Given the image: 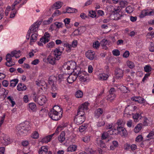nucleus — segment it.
<instances>
[{
  "label": "nucleus",
  "mask_w": 154,
  "mask_h": 154,
  "mask_svg": "<svg viewBox=\"0 0 154 154\" xmlns=\"http://www.w3.org/2000/svg\"><path fill=\"white\" fill-rule=\"evenodd\" d=\"M17 89L18 91L25 90L26 89V86L23 83H19L17 86Z\"/></svg>",
  "instance_id": "obj_21"
},
{
  "label": "nucleus",
  "mask_w": 154,
  "mask_h": 154,
  "mask_svg": "<svg viewBox=\"0 0 154 154\" xmlns=\"http://www.w3.org/2000/svg\"><path fill=\"white\" fill-rule=\"evenodd\" d=\"M42 23V21H37L34 23L30 27L28 31H30L31 32H36L38 29L39 26Z\"/></svg>",
  "instance_id": "obj_6"
},
{
  "label": "nucleus",
  "mask_w": 154,
  "mask_h": 154,
  "mask_svg": "<svg viewBox=\"0 0 154 154\" xmlns=\"http://www.w3.org/2000/svg\"><path fill=\"white\" fill-rule=\"evenodd\" d=\"M142 113H136L134 114L131 113V114L133 115V118L134 119V120L135 122H137L142 117L141 116Z\"/></svg>",
  "instance_id": "obj_18"
},
{
  "label": "nucleus",
  "mask_w": 154,
  "mask_h": 154,
  "mask_svg": "<svg viewBox=\"0 0 154 154\" xmlns=\"http://www.w3.org/2000/svg\"><path fill=\"white\" fill-rule=\"evenodd\" d=\"M62 112L61 111V109L57 106H55L48 113L50 117L55 121H57L60 119L62 116Z\"/></svg>",
  "instance_id": "obj_2"
},
{
  "label": "nucleus",
  "mask_w": 154,
  "mask_h": 154,
  "mask_svg": "<svg viewBox=\"0 0 154 154\" xmlns=\"http://www.w3.org/2000/svg\"><path fill=\"white\" fill-rule=\"evenodd\" d=\"M61 14V12H60L59 10H56L54 13H53L52 16H57Z\"/></svg>",
  "instance_id": "obj_57"
},
{
  "label": "nucleus",
  "mask_w": 154,
  "mask_h": 154,
  "mask_svg": "<svg viewBox=\"0 0 154 154\" xmlns=\"http://www.w3.org/2000/svg\"><path fill=\"white\" fill-rule=\"evenodd\" d=\"M22 0H16L12 4L11 7V10H14L15 8V6L19 4L21 1Z\"/></svg>",
  "instance_id": "obj_43"
},
{
  "label": "nucleus",
  "mask_w": 154,
  "mask_h": 154,
  "mask_svg": "<svg viewBox=\"0 0 154 154\" xmlns=\"http://www.w3.org/2000/svg\"><path fill=\"white\" fill-rule=\"evenodd\" d=\"M39 62V60L38 59H36L33 61L32 62L31 64L33 65H36L38 64Z\"/></svg>",
  "instance_id": "obj_62"
},
{
  "label": "nucleus",
  "mask_w": 154,
  "mask_h": 154,
  "mask_svg": "<svg viewBox=\"0 0 154 154\" xmlns=\"http://www.w3.org/2000/svg\"><path fill=\"white\" fill-rule=\"evenodd\" d=\"M123 70L120 69H116L115 70V79H119L123 77Z\"/></svg>",
  "instance_id": "obj_7"
},
{
  "label": "nucleus",
  "mask_w": 154,
  "mask_h": 154,
  "mask_svg": "<svg viewBox=\"0 0 154 154\" xmlns=\"http://www.w3.org/2000/svg\"><path fill=\"white\" fill-rule=\"evenodd\" d=\"M37 36L38 35L35 33L33 34L32 35L30 42V45H32L33 43L36 41Z\"/></svg>",
  "instance_id": "obj_23"
},
{
  "label": "nucleus",
  "mask_w": 154,
  "mask_h": 154,
  "mask_svg": "<svg viewBox=\"0 0 154 154\" xmlns=\"http://www.w3.org/2000/svg\"><path fill=\"white\" fill-rule=\"evenodd\" d=\"M105 124V121L102 120L97 122L96 126L97 128H100L104 126Z\"/></svg>",
  "instance_id": "obj_34"
},
{
  "label": "nucleus",
  "mask_w": 154,
  "mask_h": 154,
  "mask_svg": "<svg viewBox=\"0 0 154 154\" xmlns=\"http://www.w3.org/2000/svg\"><path fill=\"white\" fill-rule=\"evenodd\" d=\"M88 154H97V153L96 151L91 149L89 150Z\"/></svg>",
  "instance_id": "obj_64"
},
{
  "label": "nucleus",
  "mask_w": 154,
  "mask_h": 154,
  "mask_svg": "<svg viewBox=\"0 0 154 154\" xmlns=\"http://www.w3.org/2000/svg\"><path fill=\"white\" fill-rule=\"evenodd\" d=\"M113 134V131L111 130L107 132L104 131L102 134L101 138L102 140H105L108 138L109 134L111 135Z\"/></svg>",
  "instance_id": "obj_11"
},
{
  "label": "nucleus",
  "mask_w": 154,
  "mask_h": 154,
  "mask_svg": "<svg viewBox=\"0 0 154 154\" xmlns=\"http://www.w3.org/2000/svg\"><path fill=\"white\" fill-rule=\"evenodd\" d=\"M89 15L92 18L95 17L96 16V14L95 12L93 11H90L89 13Z\"/></svg>",
  "instance_id": "obj_53"
},
{
  "label": "nucleus",
  "mask_w": 154,
  "mask_h": 154,
  "mask_svg": "<svg viewBox=\"0 0 154 154\" xmlns=\"http://www.w3.org/2000/svg\"><path fill=\"white\" fill-rule=\"evenodd\" d=\"M108 75L106 73H103L100 74L98 75V78L102 80H106L108 77Z\"/></svg>",
  "instance_id": "obj_20"
},
{
  "label": "nucleus",
  "mask_w": 154,
  "mask_h": 154,
  "mask_svg": "<svg viewBox=\"0 0 154 154\" xmlns=\"http://www.w3.org/2000/svg\"><path fill=\"white\" fill-rule=\"evenodd\" d=\"M63 5V3L60 2H56L52 6V8H55V9L60 8Z\"/></svg>",
  "instance_id": "obj_27"
},
{
  "label": "nucleus",
  "mask_w": 154,
  "mask_h": 154,
  "mask_svg": "<svg viewBox=\"0 0 154 154\" xmlns=\"http://www.w3.org/2000/svg\"><path fill=\"white\" fill-rule=\"evenodd\" d=\"M29 108L33 111H35L36 109V106L35 104L33 103L29 104Z\"/></svg>",
  "instance_id": "obj_36"
},
{
  "label": "nucleus",
  "mask_w": 154,
  "mask_h": 154,
  "mask_svg": "<svg viewBox=\"0 0 154 154\" xmlns=\"http://www.w3.org/2000/svg\"><path fill=\"white\" fill-rule=\"evenodd\" d=\"M76 63L72 61H68L64 63L63 68L67 70L70 71V72L75 67Z\"/></svg>",
  "instance_id": "obj_4"
},
{
  "label": "nucleus",
  "mask_w": 154,
  "mask_h": 154,
  "mask_svg": "<svg viewBox=\"0 0 154 154\" xmlns=\"http://www.w3.org/2000/svg\"><path fill=\"white\" fill-rule=\"evenodd\" d=\"M116 94H109L107 97L108 100H109L110 101L113 100L116 97Z\"/></svg>",
  "instance_id": "obj_49"
},
{
  "label": "nucleus",
  "mask_w": 154,
  "mask_h": 154,
  "mask_svg": "<svg viewBox=\"0 0 154 154\" xmlns=\"http://www.w3.org/2000/svg\"><path fill=\"white\" fill-rule=\"evenodd\" d=\"M31 137L34 139H37L39 137L38 133L37 131H35L32 134Z\"/></svg>",
  "instance_id": "obj_51"
},
{
  "label": "nucleus",
  "mask_w": 154,
  "mask_h": 154,
  "mask_svg": "<svg viewBox=\"0 0 154 154\" xmlns=\"http://www.w3.org/2000/svg\"><path fill=\"white\" fill-rule=\"evenodd\" d=\"M143 139V137L141 135H138L136 139V141L137 142L141 141Z\"/></svg>",
  "instance_id": "obj_55"
},
{
  "label": "nucleus",
  "mask_w": 154,
  "mask_h": 154,
  "mask_svg": "<svg viewBox=\"0 0 154 154\" xmlns=\"http://www.w3.org/2000/svg\"><path fill=\"white\" fill-rule=\"evenodd\" d=\"M36 85L38 86H43L45 85L46 83L44 81L42 80H38V81H36Z\"/></svg>",
  "instance_id": "obj_42"
},
{
  "label": "nucleus",
  "mask_w": 154,
  "mask_h": 154,
  "mask_svg": "<svg viewBox=\"0 0 154 154\" xmlns=\"http://www.w3.org/2000/svg\"><path fill=\"white\" fill-rule=\"evenodd\" d=\"M3 143L5 145H8L10 143V139L8 138L7 139L4 138Z\"/></svg>",
  "instance_id": "obj_59"
},
{
  "label": "nucleus",
  "mask_w": 154,
  "mask_h": 154,
  "mask_svg": "<svg viewBox=\"0 0 154 154\" xmlns=\"http://www.w3.org/2000/svg\"><path fill=\"white\" fill-rule=\"evenodd\" d=\"M77 11V10L74 8L68 7L66 9V12L71 13L75 12Z\"/></svg>",
  "instance_id": "obj_41"
},
{
  "label": "nucleus",
  "mask_w": 154,
  "mask_h": 154,
  "mask_svg": "<svg viewBox=\"0 0 154 154\" xmlns=\"http://www.w3.org/2000/svg\"><path fill=\"white\" fill-rule=\"evenodd\" d=\"M83 93L82 91L80 90L77 91L75 94V96L77 98H81L83 96Z\"/></svg>",
  "instance_id": "obj_40"
},
{
  "label": "nucleus",
  "mask_w": 154,
  "mask_h": 154,
  "mask_svg": "<svg viewBox=\"0 0 154 154\" xmlns=\"http://www.w3.org/2000/svg\"><path fill=\"white\" fill-rule=\"evenodd\" d=\"M149 51L152 52L154 51V44L152 43H150V47H149Z\"/></svg>",
  "instance_id": "obj_56"
},
{
  "label": "nucleus",
  "mask_w": 154,
  "mask_h": 154,
  "mask_svg": "<svg viewBox=\"0 0 154 154\" xmlns=\"http://www.w3.org/2000/svg\"><path fill=\"white\" fill-rule=\"evenodd\" d=\"M72 71L73 72V74L77 75V77L83 71L81 70V69L80 67L78 66H75Z\"/></svg>",
  "instance_id": "obj_13"
},
{
  "label": "nucleus",
  "mask_w": 154,
  "mask_h": 154,
  "mask_svg": "<svg viewBox=\"0 0 154 154\" xmlns=\"http://www.w3.org/2000/svg\"><path fill=\"white\" fill-rule=\"evenodd\" d=\"M55 45L54 42L51 41L48 43L46 45V47L48 48H53Z\"/></svg>",
  "instance_id": "obj_48"
},
{
  "label": "nucleus",
  "mask_w": 154,
  "mask_h": 154,
  "mask_svg": "<svg viewBox=\"0 0 154 154\" xmlns=\"http://www.w3.org/2000/svg\"><path fill=\"white\" fill-rule=\"evenodd\" d=\"M99 144L101 147L102 148L106 147V145L105 143L102 140H100Z\"/></svg>",
  "instance_id": "obj_60"
},
{
  "label": "nucleus",
  "mask_w": 154,
  "mask_h": 154,
  "mask_svg": "<svg viewBox=\"0 0 154 154\" xmlns=\"http://www.w3.org/2000/svg\"><path fill=\"white\" fill-rule=\"evenodd\" d=\"M15 64L14 62H13L11 60L9 61H7L5 63V65L8 67H11L14 65Z\"/></svg>",
  "instance_id": "obj_47"
},
{
  "label": "nucleus",
  "mask_w": 154,
  "mask_h": 154,
  "mask_svg": "<svg viewBox=\"0 0 154 154\" xmlns=\"http://www.w3.org/2000/svg\"><path fill=\"white\" fill-rule=\"evenodd\" d=\"M95 54L94 51L89 50L86 52L85 55L87 58L90 60H92L94 58Z\"/></svg>",
  "instance_id": "obj_12"
},
{
  "label": "nucleus",
  "mask_w": 154,
  "mask_h": 154,
  "mask_svg": "<svg viewBox=\"0 0 154 154\" xmlns=\"http://www.w3.org/2000/svg\"><path fill=\"white\" fill-rule=\"evenodd\" d=\"M12 55L11 54H7L6 56V59L7 61H9L12 60L11 57Z\"/></svg>",
  "instance_id": "obj_52"
},
{
  "label": "nucleus",
  "mask_w": 154,
  "mask_h": 154,
  "mask_svg": "<svg viewBox=\"0 0 154 154\" xmlns=\"http://www.w3.org/2000/svg\"><path fill=\"white\" fill-rule=\"evenodd\" d=\"M131 99L132 100L137 102L140 103H145V100L140 97H131Z\"/></svg>",
  "instance_id": "obj_9"
},
{
  "label": "nucleus",
  "mask_w": 154,
  "mask_h": 154,
  "mask_svg": "<svg viewBox=\"0 0 154 154\" xmlns=\"http://www.w3.org/2000/svg\"><path fill=\"white\" fill-rule=\"evenodd\" d=\"M77 78V75L71 74L67 77L66 79L67 80V81L68 83L69 84H72L76 80Z\"/></svg>",
  "instance_id": "obj_10"
},
{
  "label": "nucleus",
  "mask_w": 154,
  "mask_h": 154,
  "mask_svg": "<svg viewBox=\"0 0 154 154\" xmlns=\"http://www.w3.org/2000/svg\"><path fill=\"white\" fill-rule=\"evenodd\" d=\"M20 51L19 50L18 51L14 50L11 52V54L12 57H15L16 58H17L20 57Z\"/></svg>",
  "instance_id": "obj_22"
},
{
  "label": "nucleus",
  "mask_w": 154,
  "mask_h": 154,
  "mask_svg": "<svg viewBox=\"0 0 154 154\" xmlns=\"http://www.w3.org/2000/svg\"><path fill=\"white\" fill-rule=\"evenodd\" d=\"M142 127V124L139 123L135 127L134 131L135 133L139 132L141 130Z\"/></svg>",
  "instance_id": "obj_31"
},
{
  "label": "nucleus",
  "mask_w": 154,
  "mask_h": 154,
  "mask_svg": "<svg viewBox=\"0 0 154 154\" xmlns=\"http://www.w3.org/2000/svg\"><path fill=\"white\" fill-rule=\"evenodd\" d=\"M18 82L17 79H15L10 81V86L12 87H15Z\"/></svg>",
  "instance_id": "obj_32"
},
{
  "label": "nucleus",
  "mask_w": 154,
  "mask_h": 154,
  "mask_svg": "<svg viewBox=\"0 0 154 154\" xmlns=\"http://www.w3.org/2000/svg\"><path fill=\"white\" fill-rule=\"evenodd\" d=\"M113 54L115 56H118L120 54L119 51L118 49H115L112 51Z\"/></svg>",
  "instance_id": "obj_50"
},
{
  "label": "nucleus",
  "mask_w": 154,
  "mask_h": 154,
  "mask_svg": "<svg viewBox=\"0 0 154 154\" xmlns=\"http://www.w3.org/2000/svg\"><path fill=\"white\" fill-rule=\"evenodd\" d=\"M61 54V52L59 49H56L54 50V56L57 58V60H59L60 58V56Z\"/></svg>",
  "instance_id": "obj_25"
},
{
  "label": "nucleus",
  "mask_w": 154,
  "mask_h": 154,
  "mask_svg": "<svg viewBox=\"0 0 154 154\" xmlns=\"http://www.w3.org/2000/svg\"><path fill=\"white\" fill-rule=\"evenodd\" d=\"M88 126L87 125H82L79 128V130L80 132H82L85 131L87 128Z\"/></svg>",
  "instance_id": "obj_44"
},
{
  "label": "nucleus",
  "mask_w": 154,
  "mask_h": 154,
  "mask_svg": "<svg viewBox=\"0 0 154 154\" xmlns=\"http://www.w3.org/2000/svg\"><path fill=\"white\" fill-rule=\"evenodd\" d=\"M18 9L17 10H14L13 12H11L10 14V17L11 18H13L14 17L15 14L17 13L18 10Z\"/></svg>",
  "instance_id": "obj_54"
},
{
  "label": "nucleus",
  "mask_w": 154,
  "mask_h": 154,
  "mask_svg": "<svg viewBox=\"0 0 154 154\" xmlns=\"http://www.w3.org/2000/svg\"><path fill=\"white\" fill-rule=\"evenodd\" d=\"M67 78V75L66 74H60L58 76V81L60 83L65 79H66Z\"/></svg>",
  "instance_id": "obj_19"
},
{
  "label": "nucleus",
  "mask_w": 154,
  "mask_h": 154,
  "mask_svg": "<svg viewBox=\"0 0 154 154\" xmlns=\"http://www.w3.org/2000/svg\"><path fill=\"white\" fill-rule=\"evenodd\" d=\"M29 128L28 125H26L25 123H23L18 125L17 127V129L18 132L20 135H22L24 133V131H26L27 130V128Z\"/></svg>",
  "instance_id": "obj_5"
},
{
  "label": "nucleus",
  "mask_w": 154,
  "mask_h": 154,
  "mask_svg": "<svg viewBox=\"0 0 154 154\" xmlns=\"http://www.w3.org/2000/svg\"><path fill=\"white\" fill-rule=\"evenodd\" d=\"M65 133L64 131H62L58 137V140L60 143L63 142L65 140Z\"/></svg>",
  "instance_id": "obj_30"
},
{
  "label": "nucleus",
  "mask_w": 154,
  "mask_h": 154,
  "mask_svg": "<svg viewBox=\"0 0 154 154\" xmlns=\"http://www.w3.org/2000/svg\"><path fill=\"white\" fill-rule=\"evenodd\" d=\"M149 10H143L142 11L140 15V17L141 18H143L146 16L149 15Z\"/></svg>",
  "instance_id": "obj_33"
},
{
  "label": "nucleus",
  "mask_w": 154,
  "mask_h": 154,
  "mask_svg": "<svg viewBox=\"0 0 154 154\" xmlns=\"http://www.w3.org/2000/svg\"><path fill=\"white\" fill-rule=\"evenodd\" d=\"M114 86L117 87L122 92H124L125 89V87L124 86L118 84H114Z\"/></svg>",
  "instance_id": "obj_35"
},
{
  "label": "nucleus",
  "mask_w": 154,
  "mask_h": 154,
  "mask_svg": "<svg viewBox=\"0 0 154 154\" xmlns=\"http://www.w3.org/2000/svg\"><path fill=\"white\" fill-rule=\"evenodd\" d=\"M137 107L135 106H134L132 105H128L127 107H126V110L127 111L128 110L131 112H133L135 111Z\"/></svg>",
  "instance_id": "obj_24"
},
{
  "label": "nucleus",
  "mask_w": 154,
  "mask_h": 154,
  "mask_svg": "<svg viewBox=\"0 0 154 154\" xmlns=\"http://www.w3.org/2000/svg\"><path fill=\"white\" fill-rule=\"evenodd\" d=\"M127 64L128 66L131 69H132L134 67V64L132 61H127Z\"/></svg>",
  "instance_id": "obj_46"
},
{
  "label": "nucleus",
  "mask_w": 154,
  "mask_h": 154,
  "mask_svg": "<svg viewBox=\"0 0 154 154\" xmlns=\"http://www.w3.org/2000/svg\"><path fill=\"white\" fill-rule=\"evenodd\" d=\"M55 134V133H54L43 138L42 139L41 141L43 143H48L50 141L52 137Z\"/></svg>",
  "instance_id": "obj_17"
},
{
  "label": "nucleus",
  "mask_w": 154,
  "mask_h": 154,
  "mask_svg": "<svg viewBox=\"0 0 154 154\" xmlns=\"http://www.w3.org/2000/svg\"><path fill=\"white\" fill-rule=\"evenodd\" d=\"M125 128L121 126H118L117 127V130L120 133L121 135L122 136H125V131H124Z\"/></svg>",
  "instance_id": "obj_28"
},
{
  "label": "nucleus",
  "mask_w": 154,
  "mask_h": 154,
  "mask_svg": "<svg viewBox=\"0 0 154 154\" xmlns=\"http://www.w3.org/2000/svg\"><path fill=\"white\" fill-rule=\"evenodd\" d=\"M120 11V9L119 7H113L112 9V14L119 13Z\"/></svg>",
  "instance_id": "obj_38"
},
{
  "label": "nucleus",
  "mask_w": 154,
  "mask_h": 154,
  "mask_svg": "<svg viewBox=\"0 0 154 154\" xmlns=\"http://www.w3.org/2000/svg\"><path fill=\"white\" fill-rule=\"evenodd\" d=\"M33 99L35 102L37 103L40 105H43L47 101L46 97L44 95H40L38 96L34 94Z\"/></svg>",
  "instance_id": "obj_3"
},
{
  "label": "nucleus",
  "mask_w": 154,
  "mask_h": 154,
  "mask_svg": "<svg viewBox=\"0 0 154 154\" xmlns=\"http://www.w3.org/2000/svg\"><path fill=\"white\" fill-rule=\"evenodd\" d=\"M48 62L50 64L53 65L56 63V61L57 60V58L54 56L49 55L47 58Z\"/></svg>",
  "instance_id": "obj_8"
},
{
  "label": "nucleus",
  "mask_w": 154,
  "mask_h": 154,
  "mask_svg": "<svg viewBox=\"0 0 154 154\" xmlns=\"http://www.w3.org/2000/svg\"><path fill=\"white\" fill-rule=\"evenodd\" d=\"M78 77H79L80 80L82 82H85L87 80V75L85 72H82Z\"/></svg>",
  "instance_id": "obj_15"
},
{
  "label": "nucleus",
  "mask_w": 154,
  "mask_h": 154,
  "mask_svg": "<svg viewBox=\"0 0 154 154\" xmlns=\"http://www.w3.org/2000/svg\"><path fill=\"white\" fill-rule=\"evenodd\" d=\"M88 102H85L79 106L77 115L74 119V122L77 125L81 124L85 121V112L88 109Z\"/></svg>",
  "instance_id": "obj_1"
},
{
  "label": "nucleus",
  "mask_w": 154,
  "mask_h": 154,
  "mask_svg": "<svg viewBox=\"0 0 154 154\" xmlns=\"http://www.w3.org/2000/svg\"><path fill=\"white\" fill-rule=\"evenodd\" d=\"M144 69L145 72H149L151 71L152 68L150 65H148L144 67Z\"/></svg>",
  "instance_id": "obj_39"
},
{
  "label": "nucleus",
  "mask_w": 154,
  "mask_h": 154,
  "mask_svg": "<svg viewBox=\"0 0 154 154\" xmlns=\"http://www.w3.org/2000/svg\"><path fill=\"white\" fill-rule=\"evenodd\" d=\"M103 110L101 108H98L95 111L94 115V117L97 119L98 118L103 114Z\"/></svg>",
  "instance_id": "obj_14"
},
{
  "label": "nucleus",
  "mask_w": 154,
  "mask_h": 154,
  "mask_svg": "<svg viewBox=\"0 0 154 154\" xmlns=\"http://www.w3.org/2000/svg\"><path fill=\"white\" fill-rule=\"evenodd\" d=\"M90 140V136L88 135H86L83 137L82 138V141L85 143H88L89 142Z\"/></svg>",
  "instance_id": "obj_37"
},
{
  "label": "nucleus",
  "mask_w": 154,
  "mask_h": 154,
  "mask_svg": "<svg viewBox=\"0 0 154 154\" xmlns=\"http://www.w3.org/2000/svg\"><path fill=\"white\" fill-rule=\"evenodd\" d=\"M116 92V91L115 89L113 88H111L109 91V94H115V93Z\"/></svg>",
  "instance_id": "obj_58"
},
{
  "label": "nucleus",
  "mask_w": 154,
  "mask_h": 154,
  "mask_svg": "<svg viewBox=\"0 0 154 154\" xmlns=\"http://www.w3.org/2000/svg\"><path fill=\"white\" fill-rule=\"evenodd\" d=\"M133 11V8L131 6H128L126 8V11L128 14L131 13Z\"/></svg>",
  "instance_id": "obj_45"
},
{
  "label": "nucleus",
  "mask_w": 154,
  "mask_h": 154,
  "mask_svg": "<svg viewBox=\"0 0 154 154\" xmlns=\"http://www.w3.org/2000/svg\"><path fill=\"white\" fill-rule=\"evenodd\" d=\"M122 16L120 15L119 13L111 14L110 17L113 20H118Z\"/></svg>",
  "instance_id": "obj_29"
},
{
  "label": "nucleus",
  "mask_w": 154,
  "mask_h": 154,
  "mask_svg": "<svg viewBox=\"0 0 154 154\" xmlns=\"http://www.w3.org/2000/svg\"><path fill=\"white\" fill-rule=\"evenodd\" d=\"M154 135V129H152V131L149 133L147 137L148 138Z\"/></svg>",
  "instance_id": "obj_63"
},
{
  "label": "nucleus",
  "mask_w": 154,
  "mask_h": 154,
  "mask_svg": "<svg viewBox=\"0 0 154 154\" xmlns=\"http://www.w3.org/2000/svg\"><path fill=\"white\" fill-rule=\"evenodd\" d=\"M50 37V35L49 33L47 32H45L44 36L41 38V41H45V42H48L49 41V38Z\"/></svg>",
  "instance_id": "obj_16"
},
{
  "label": "nucleus",
  "mask_w": 154,
  "mask_h": 154,
  "mask_svg": "<svg viewBox=\"0 0 154 154\" xmlns=\"http://www.w3.org/2000/svg\"><path fill=\"white\" fill-rule=\"evenodd\" d=\"M77 146L75 145H70L67 149L68 152H72L76 150Z\"/></svg>",
  "instance_id": "obj_26"
},
{
  "label": "nucleus",
  "mask_w": 154,
  "mask_h": 154,
  "mask_svg": "<svg viewBox=\"0 0 154 154\" xmlns=\"http://www.w3.org/2000/svg\"><path fill=\"white\" fill-rule=\"evenodd\" d=\"M107 42H108L106 40L103 39L101 42V44L103 46H105Z\"/></svg>",
  "instance_id": "obj_61"
}]
</instances>
